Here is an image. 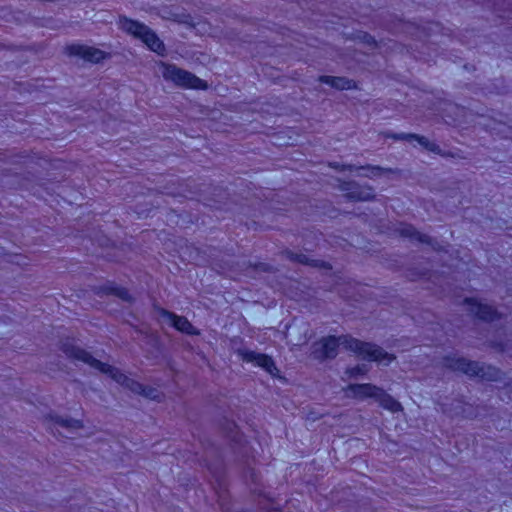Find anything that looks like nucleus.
Returning <instances> with one entry per match:
<instances>
[{"label": "nucleus", "mask_w": 512, "mask_h": 512, "mask_svg": "<svg viewBox=\"0 0 512 512\" xmlns=\"http://www.w3.org/2000/svg\"><path fill=\"white\" fill-rule=\"evenodd\" d=\"M61 350L68 358L82 361L88 364L90 367L104 374H108L115 382L129 389L133 393L157 401H159L162 397L161 392L157 388L144 386L136 380L129 378L119 369L97 360L88 351L74 345L69 341L62 343Z\"/></svg>", "instance_id": "nucleus-1"}, {"label": "nucleus", "mask_w": 512, "mask_h": 512, "mask_svg": "<svg viewBox=\"0 0 512 512\" xmlns=\"http://www.w3.org/2000/svg\"><path fill=\"white\" fill-rule=\"evenodd\" d=\"M318 345L320 347V355H317L316 357L323 359L334 358L337 355V348L339 346H343L346 350L356 353L363 359L377 361L384 363L385 365L396 359L393 354H389L381 347L371 343L362 342L350 336H329L323 338Z\"/></svg>", "instance_id": "nucleus-2"}, {"label": "nucleus", "mask_w": 512, "mask_h": 512, "mask_svg": "<svg viewBox=\"0 0 512 512\" xmlns=\"http://www.w3.org/2000/svg\"><path fill=\"white\" fill-rule=\"evenodd\" d=\"M353 397L364 400L366 398L375 399L381 407L392 412L397 413L403 411L402 404L388 394L384 389L369 383L365 384H350L347 387Z\"/></svg>", "instance_id": "nucleus-3"}, {"label": "nucleus", "mask_w": 512, "mask_h": 512, "mask_svg": "<svg viewBox=\"0 0 512 512\" xmlns=\"http://www.w3.org/2000/svg\"><path fill=\"white\" fill-rule=\"evenodd\" d=\"M159 72L162 77L174 85L184 89H206L207 84L193 73L178 67L175 64L160 62Z\"/></svg>", "instance_id": "nucleus-4"}, {"label": "nucleus", "mask_w": 512, "mask_h": 512, "mask_svg": "<svg viewBox=\"0 0 512 512\" xmlns=\"http://www.w3.org/2000/svg\"><path fill=\"white\" fill-rule=\"evenodd\" d=\"M120 28L134 37L141 39L152 51L162 53L164 45L156 34L146 25L130 20L126 17L120 18Z\"/></svg>", "instance_id": "nucleus-5"}, {"label": "nucleus", "mask_w": 512, "mask_h": 512, "mask_svg": "<svg viewBox=\"0 0 512 512\" xmlns=\"http://www.w3.org/2000/svg\"><path fill=\"white\" fill-rule=\"evenodd\" d=\"M156 316L160 322L169 324L182 333L188 335L199 334V331L184 316L176 315L163 308L156 309Z\"/></svg>", "instance_id": "nucleus-6"}, {"label": "nucleus", "mask_w": 512, "mask_h": 512, "mask_svg": "<svg viewBox=\"0 0 512 512\" xmlns=\"http://www.w3.org/2000/svg\"><path fill=\"white\" fill-rule=\"evenodd\" d=\"M443 366L470 376H486L483 366H480L477 362L469 361L461 357L447 356L443 359Z\"/></svg>", "instance_id": "nucleus-7"}, {"label": "nucleus", "mask_w": 512, "mask_h": 512, "mask_svg": "<svg viewBox=\"0 0 512 512\" xmlns=\"http://www.w3.org/2000/svg\"><path fill=\"white\" fill-rule=\"evenodd\" d=\"M238 355L240 356L241 360L253 363L256 366L263 368L271 375H276L278 372L275 362L270 356L266 354L243 349L238 351Z\"/></svg>", "instance_id": "nucleus-8"}, {"label": "nucleus", "mask_w": 512, "mask_h": 512, "mask_svg": "<svg viewBox=\"0 0 512 512\" xmlns=\"http://www.w3.org/2000/svg\"><path fill=\"white\" fill-rule=\"evenodd\" d=\"M69 52L92 63H99L107 57L104 51L85 45H72L69 47Z\"/></svg>", "instance_id": "nucleus-9"}, {"label": "nucleus", "mask_w": 512, "mask_h": 512, "mask_svg": "<svg viewBox=\"0 0 512 512\" xmlns=\"http://www.w3.org/2000/svg\"><path fill=\"white\" fill-rule=\"evenodd\" d=\"M468 310L483 320H493L497 316V311L487 304H483L476 299H466Z\"/></svg>", "instance_id": "nucleus-10"}, {"label": "nucleus", "mask_w": 512, "mask_h": 512, "mask_svg": "<svg viewBox=\"0 0 512 512\" xmlns=\"http://www.w3.org/2000/svg\"><path fill=\"white\" fill-rule=\"evenodd\" d=\"M386 137L392 138L394 140H405L408 142H410L412 140H416L426 150L434 152V153H440L439 146L437 144L429 141L424 136H420L417 134H407V133H401V134L387 133Z\"/></svg>", "instance_id": "nucleus-11"}, {"label": "nucleus", "mask_w": 512, "mask_h": 512, "mask_svg": "<svg viewBox=\"0 0 512 512\" xmlns=\"http://www.w3.org/2000/svg\"><path fill=\"white\" fill-rule=\"evenodd\" d=\"M397 231L402 237L409 238L419 243H427L431 245L434 249H436L435 245L432 243L431 239L427 235L416 231L414 227L409 224H400L397 228Z\"/></svg>", "instance_id": "nucleus-12"}, {"label": "nucleus", "mask_w": 512, "mask_h": 512, "mask_svg": "<svg viewBox=\"0 0 512 512\" xmlns=\"http://www.w3.org/2000/svg\"><path fill=\"white\" fill-rule=\"evenodd\" d=\"M319 80L338 90H350L356 87L352 80L345 77L321 76Z\"/></svg>", "instance_id": "nucleus-13"}, {"label": "nucleus", "mask_w": 512, "mask_h": 512, "mask_svg": "<svg viewBox=\"0 0 512 512\" xmlns=\"http://www.w3.org/2000/svg\"><path fill=\"white\" fill-rule=\"evenodd\" d=\"M52 420L56 425L66 429L70 433L77 432L84 427L83 422L78 419L55 416L52 417Z\"/></svg>", "instance_id": "nucleus-14"}, {"label": "nucleus", "mask_w": 512, "mask_h": 512, "mask_svg": "<svg viewBox=\"0 0 512 512\" xmlns=\"http://www.w3.org/2000/svg\"><path fill=\"white\" fill-rule=\"evenodd\" d=\"M286 257L294 262H298L301 264H307L312 266H318L319 261L316 260H310L308 256L301 254V253H294L291 251L285 252Z\"/></svg>", "instance_id": "nucleus-15"}, {"label": "nucleus", "mask_w": 512, "mask_h": 512, "mask_svg": "<svg viewBox=\"0 0 512 512\" xmlns=\"http://www.w3.org/2000/svg\"><path fill=\"white\" fill-rule=\"evenodd\" d=\"M348 195L350 198L354 200L366 201L372 197V190L370 188L367 190L356 188L355 190L351 191Z\"/></svg>", "instance_id": "nucleus-16"}, {"label": "nucleus", "mask_w": 512, "mask_h": 512, "mask_svg": "<svg viewBox=\"0 0 512 512\" xmlns=\"http://www.w3.org/2000/svg\"><path fill=\"white\" fill-rule=\"evenodd\" d=\"M360 169H369L371 170L372 175L378 176L381 174H395L397 171L391 168H382L379 166H367V167H360Z\"/></svg>", "instance_id": "nucleus-17"}, {"label": "nucleus", "mask_w": 512, "mask_h": 512, "mask_svg": "<svg viewBox=\"0 0 512 512\" xmlns=\"http://www.w3.org/2000/svg\"><path fill=\"white\" fill-rule=\"evenodd\" d=\"M111 292L125 301H130V299H131V297L126 289L113 288V289H111Z\"/></svg>", "instance_id": "nucleus-18"}, {"label": "nucleus", "mask_w": 512, "mask_h": 512, "mask_svg": "<svg viewBox=\"0 0 512 512\" xmlns=\"http://www.w3.org/2000/svg\"><path fill=\"white\" fill-rule=\"evenodd\" d=\"M330 166L334 169H337V170H345V169H348L349 171H352L353 170V166L352 165H348V166H340L338 163H331Z\"/></svg>", "instance_id": "nucleus-19"}, {"label": "nucleus", "mask_w": 512, "mask_h": 512, "mask_svg": "<svg viewBox=\"0 0 512 512\" xmlns=\"http://www.w3.org/2000/svg\"><path fill=\"white\" fill-rule=\"evenodd\" d=\"M365 370L361 369L360 367L353 368L349 371L351 375H354L356 373H364Z\"/></svg>", "instance_id": "nucleus-20"}, {"label": "nucleus", "mask_w": 512, "mask_h": 512, "mask_svg": "<svg viewBox=\"0 0 512 512\" xmlns=\"http://www.w3.org/2000/svg\"><path fill=\"white\" fill-rule=\"evenodd\" d=\"M364 38L368 43H374V40L370 36L364 35Z\"/></svg>", "instance_id": "nucleus-21"}, {"label": "nucleus", "mask_w": 512, "mask_h": 512, "mask_svg": "<svg viewBox=\"0 0 512 512\" xmlns=\"http://www.w3.org/2000/svg\"><path fill=\"white\" fill-rule=\"evenodd\" d=\"M257 269H261V270L265 271L267 269V267L264 264H260L259 266H257Z\"/></svg>", "instance_id": "nucleus-22"}]
</instances>
